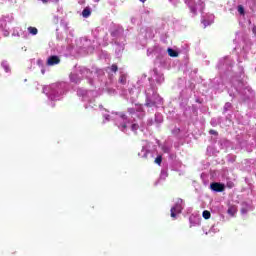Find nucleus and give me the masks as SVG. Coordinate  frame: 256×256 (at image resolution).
Masks as SVG:
<instances>
[{
	"label": "nucleus",
	"mask_w": 256,
	"mask_h": 256,
	"mask_svg": "<svg viewBox=\"0 0 256 256\" xmlns=\"http://www.w3.org/2000/svg\"><path fill=\"white\" fill-rule=\"evenodd\" d=\"M210 189H212V191H215L216 193H223V191H225V184L214 182L210 184Z\"/></svg>",
	"instance_id": "1"
},
{
	"label": "nucleus",
	"mask_w": 256,
	"mask_h": 256,
	"mask_svg": "<svg viewBox=\"0 0 256 256\" xmlns=\"http://www.w3.org/2000/svg\"><path fill=\"white\" fill-rule=\"evenodd\" d=\"M61 63V59H59V56H50L47 60L48 67H53V65H59Z\"/></svg>",
	"instance_id": "2"
},
{
	"label": "nucleus",
	"mask_w": 256,
	"mask_h": 256,
	"mask_svg": "<svg viewBox=\"0 0 256 256\" xmlns=\"http://www.w3.org/2000/svg\"><path fill=\"white\" fill-rule=\"evenodd\" d=\"M170 211H171V217H173V218L177 217V213H181V211H182L181 205L176 204L175 206H173L171 208Z\"/></svg>",
	"instance_id": "3"
},
{
	"label": "nucleus",
	"mask_w": 256,
	"mask_h": 256,
	"mask_svg": "<svg viewBox=\"0 0 256 256\" xmlns=\"http://www.w3.org/2000/svg\"><path fill=\"white\" fill-rule=\"evenodd\" d=\"M169 57H179V52L173 50L172 48H168Z\"/></svg>",
	"instance_id": "4"
},
{
	"label": "nucleus",
	"mask_w": 256,
	"mask_h": 256,
	"mask_svg": "<svg viewBox=\"0 0 256 256\" xmlns=\"http://www.w3.org/2000/svg\"><path fill=\"white\" fill-rule=\"evenodd\" d=\"M143 153V154H141ZM141 153L138 152V157H143L144 159H147V155H149V152L147 150H145V148L141 149Z\"/></svg>",
	"instance_id": "5"
},
{
	"label": "nucleus",
	"mask_w": 256,
	"mask_h": 256,
	"mask_svg": "<svg viewBox=\"0 0 256 256\" xmlns=\"http://www.w3.org/2000/svg\"><path fill=\"white\" fill-rule=\"evenodd\" d=\"M82 16L85 17V19H87V17H90L91 16V10L89 8H85L83 11H82Z\"/></svg>",
	"instance_id": "6"
},
{
	"label": "nucleus",
	"mask_w": 256,
	"mask_h": 256,
	"mask_svg": "<svg viewBox=\"0 0 256 256\" xmlns=\"http://www.w3.org/2000/svg\"><path fill=\"white\" fill-rule=\"evenodd\" d=\"M28 31L31 35H37V33H39V30H37V28L33 26L28 27Z\"/></svg>",
	"instance_id": "7"
},
{
	"label": "nucleus",
	"mask_w": 256,
	"mask_h": 256,
	"mask_svg": "<svg viewBox=\"0 0 256 256\" xmlns=\"http://www.w3.org/2000/svg\"><path fill=\"white\" fill-rule=\"evenodd\" d=\"M202 217H204L205 219H211V212H209V210H204L202 213Z\"/></svg>",
	"instance_id": "8"
},
{
	"label": "nucleus",
	"mask_w": 256,
	"mask_h": 256,
	"mask_svg": "<svg viewBox=\"0 0 256 256\" xmlns=\"http://www.w3.org/2000/svg\"><path fill=\"white\" fill-rule=\"evenodd\" d=\"M154 162L156 163V165H161V163H163V156H157Z\"/></svg>",
	"instance_id": "9"
},
{
	"label": "nucleus",
	"mask_w": 256,
	"mask_h": 256,
	"mask_svg": "<svg viewBox=\"0 0 256 256\" xmlns=\"http://www.w3.org/2000/svg\"><path fill=\"white\" fill-rule=\"evenodd\" d=\"M119 83L125 85V83H127V77H125L124 75L120 76Z\"/></svg>",
	"instance_id": "10"
},
{
	"label": "nucleus",
	"mask_w": 256,
	"mask_h": 256,
	"mask_svg": "<svg viewBox=\"0 0 256 256\" xmlns=\"http://www.w3.org/2000/svg\"><path fill=\"white\" fill-rule=\"evenodd\" d=\"M238 12L240 13V15H245V8H243V6H241V5H239Z\"/></svg>",
	"instance_id": "11"
},
{
	"label": "nucleus",
	"mask_w": 256,
	"mask_h": 256,
	"mask_svg": "<svg viewBox=\"0 0 256 256\" xmlns=\"http://www.w3.org/2000/svg\"><path fill=\"white\" fill-rule=\"evenodd\" d=\"M111 71H113V73H117V71H119V67H117V64H112Z\"/></svg>",
	"instance_id": "12"
},
{
	"label": "nucleus",
	"mask_w": 256,
	"mask_h": 256,
	"mask_svg": "<svg viewBox=\"0 0 256 256\" xmlns=\"http://www.w3.org/2000/svg\"><path fill=\"white\" fill-rule=\"evenodd\" d=\"M227 187L228 189H233V187H235V184L233 182H228Z\"/></svg>",
	"instance_id": "13"
},
{
	"label": "nucleus",
	"mask_w": 256,
	"mask_h": 256,
	"mask_svg": "<svg viewBox=\"0 0 256 256\" xmlns=\"http://www.w3.org/2000/svg\"><path fill=\"white\" fill-rule=\"evenodd\" d=\"M209 134H210V135H219V133H218L216 130H213V129H211V130L209 131Z\"/></svg>",
	"instance_id": "14"
},
{
	"label": "nucleus",
	"mask_w": 256,
	"mask_h": 256,
	"mask_svg": "<svg viewBox=\"0 0 256 256\" xmlns=\"http://www.w3.org/2000/svg\"><path fill=\"white\" fill-rule=\"evenodd\" d=\"M228 213H229V215H233V209H232V208H229V209H228Z\"/></svg>",
	"instance_id": "15"
},
{
	"label": "nucleus",
	"mask_w": 256,
	"mask_h": 256,
	"mask_svg": "<svg viewBox=\"0 0 256 256\" xmlns=\"http://www.w3.org/2000/svg\"><path fill=\"white\" fill-rule=\"evenodd\" d=\"M153 105H155V103H153V104L146 103L147 107H153Z\"/></svg>",
	"instance_id": "16"
},
{
	"label": "nucleus",
	"mask_w": 256,
	"mask_h": 256,
	"mask_svg": "<svg viewBox=\"0 0 256 256\" xmlns=\"http://www.w3.org/2000/svg\"><path fill=\"white\" fill-rule=\"evenodd\" d=\"M122 129H127V124H122Z\"/></svg>",
	"instance_id": "17"
},
{
	"label": "nucleus",
	"mask_w": 256,
	"mask_h": 256,
	"mask_svg": "<svg viewBox=\"0 0 256 256\" xmlns=\"http://www.w3.org/2000/svg\"><path fill=\"white\" fill-rule=\"evenodd\" d=\"M122 119H127V116L125 114L121 115Z\"/></svg>",
	"instance_id": "18"
},
{
	"label": "nucleus",
	"mask_w": 256,
	"mask_h": 256,
	"mask_svg": "<svg viewBox=\"0 0 256 256\" xmlns=\"http://www.w3.org/2000/svg\"><path fill=\"white\" fill-rule=\"evenodd\" d=\"M132 129H137V124H133Z\"/></svg>",
	"instance_id": "19"
},
{
	"label": "nucleus",
	"mask_w": 256,
	"mask_h": 256,
	"mask_svg": "<svg viewBox=\"0 0 256 256\" xmlns=\"http://www.w3.org/2000/svg\"><path fill=\"white\" fill-rule=\"evenodd\" d=\"M42 3H49V0H41Z\"/></svg>",
	"instance_id": "20"
},
{
	"label": "nucleus",
	"mask_w": 256,
	"mask_h": 256,
	"mask_svg": "<svg viewBox=\"0 0 256 256\" xmlns=\"http://www.w3.org/2000/svg\"><path fill=\"white\" fill-rule=\"evenodd\" d=\"M192 13H197V10L196 9H192Z\"/></svg>",
	"instance_id": "21"
},
{
	"label": "nucleus",
	"mask_w": 256,
	"mask_h": 256,
	"mask_svg": "<svg viewBox=\"0 0 256 256\" xmlns=\"http://www.w3.org/2000/svg\"><path fill=\"white\" fill-rule=\"evenodd\" d=\"M139 1H141V3H145V1H147V0H139Z\"/></svg>",
	"instance_id": "22"
}]
</instances>
